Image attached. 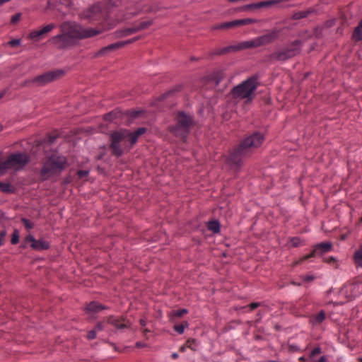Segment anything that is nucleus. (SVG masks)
I'll use <instances>...</instances> for the list:
<instances>
[{"instance_id":"f257e3e1","label":"nucleus","mask_w":362,"mask_h":362,"mask_svg":"<svg viewBox=\"0 0 362 362\" xmlns=\"http://www.w3.org/2000/svg\"><path fill=\"white\" fill-rule=\"evenodd\" d=\"M60 33L52 37L49 42L55 49L66 50L76 45L78 40L102 33L98 28H84L76 21H64L59 25Z\"/></svg>"},{"instance_id":"f03ea898","label":"nucleus","mask_w":362,"mask_h":362,"mask_svg":"<svg viewBox=\"0 0 362 362\" xmlns=\"http://www.w3.org/2000/svg\"><path fill=\"white\" fill-rule=\"evenodd\" d=\"M146 132L145 127H141L134 132L127 129L113 132L110 136L112 154L117 157L121 156L125 151H129L136 143L138 138Z\"/></svg>"},{"instance_id":"7ed1b4c3","label":"nucleus","mask_w":362,"mask_h":362,"mask_svg":"<svg viewBox=\"0 0 362 362\" xmlns=\"http://www.w3.org/2000/svg\"><path fill=\"white\" fill-rule=\"evenodd\" d=\"M264 140V135L258 132L247 136L230 154L227 159L228 163L235 167H239L243 158L249 156L254 149L260 146Z\"/></svg>"},{"instance_id":"20e7f679","label":"nucleus","mask_w":362,"mask_h":362,"mask_svg":"<svg viewBox=\"0 0 362 362\" xmlns=\"http://www.w3.org/2000/svg\"><path fill=\"white\" fill-rule=\"evenodd\" d=\"M67 166L66 158L57 152L48 154L42 162L40 175L42 180H47L52 175L60 173Z\"/></svg>"},{"instance_id":"39448f33","label":"nucleus","mask_w":362,"mask_h":362,"mask_svg":"<svg viewBox=\"0 0 362 362\" xmlns=\"http://www.w3.org/2000/svg\"><path fill=\"white\" fill-rule=\"evenodd\" d=\"M176 119L177 124L170 127V132L183 142H185L189 133V129L193 124L192 117L184 112H180L177 115Z\"/></svg>"},{"instance_id":"423d86ee","label":"nucleus","mask_w":362,"mask_h":362,"mask_svg":"<svg viewBox=\"0 0 362 362\" xmlns=\"http://www.w3.org/2000/svg\"><path fill=\"white\" fill-rule=\"evenodd\" d=\"M29 161L26 153H18L11 154L6 160H0V175H3L8 169H19L25 166Z\"/></svg>"},{"instance_id":"0eeeda50","label":"nucleus","mask_w":362,"mask_h":362,"mask_svg":"<svg viewBox=\"0 0 362 362\" xmlns=\"http://www.w3.org/2000/svg\"><path fill=\"white\" fill-rule=\"evenodd\" d=\"M332 245L330 243H320L314 245L313 250L310 253L303 256L293 262L292 267H296L297 265L303 263L304 261L308 260L310 258L322 256L324 254L329 252L332 250Z\"/></svg>"},{"instance_id":"6e6552de","label":"nucleus","mask_w":362,"mask_h":362,"mask_svg":"<svg viewBox=\"0 0 362 362\" xmlns=\"http://www.w3.org/2000/svg\"><path fill=\"white\" fill-rule=\"evenodd\" d=\"M64 75V71L61 69H57L52 71H48L40 76H38L33 78L32 81H25V84H31L33 83H37L40 85H44L50 83L54 80H57Z\"/></svg>"},{"instance_id":"1a4fd4ad","label":"nucleus","mask_w":362,"mask_h":362,"mask_svg":"<svg viewBox=\"0 0 362 362\" xmlns=\"http://www.w3.org/2000/svg\"><path fill=\"white\" fill-rule=\"evenodd\" d=\"M348 300H352L362 293V282L347 283L341 291Z\"/></svg>"},{"instance_id":"9d476101","label":"nucleus","mask_w":362,"mask_h":362,"mask_svg":"<svg viewBox=\"0 0 362 362\" xmlns=\"http://www.w3.org/2000/svg\"><path fill=\"white\" fill-rule=\"evenodd\" d=\"M300 52V49L299 47L286 48L281 51L271 54L269 55V59L279 61H285L299 54Z\"/></svg>"},{"instance_id":"9b49d317","label":"nucleus","mask_w":362,"mask_h":362,"mask_svg":"<svg viewBox=\"0 0 362 362\" xmlns=\"http://www.w3.org/2000/svg\"><path fill=\"white\" fill-rule=\"evenodd\" d=\"M102 6L100 3L95 4L84 10L81 14V18L84 19H88L90 21H97L99 20L102 17Z\"/></svg>"},{"instance_id":"f8f14e48","label":"nucleus","mask_w":362,"mask_h":362,"mask_svg":"<svg viewBox=\"0 0 362 362\" xmlns=\"http://www.w3.org/2000/svg\"><path fill=\"white\" fill-rule=\"evenodd\" d=\"M25 242L30 243V247L33 250L37 251L46 250L49 248V243L43 238L36 240L33 235L29 234L25 238Z\"/></svg>"},{"instance_id":"ddd939ff","label":"nucleus","mask_w":362,"mask_h":362,"mask_svg":"<svg viewBox=\"0 0 362 362\" xmlns=\"http://www.w3.org/2000/svg\"><path fill=\"white\" fill-rule=\"evenodd\" d=\"M258 76L255 75L241 83L240 84L234 86L231 90H255L259 84Z\"/></svg>"},{"instance_id":"4468645a","label":"nucleus","mask_w":362,"mask_h":362,"mask_svg":"<svg viewBox=\"0 0 362 362\" xmlns=\"http://www.w3.org/2000/svg\"><path fill=\"white\" fill-rule=\"evenodd\" d=\"M281 30L277 29H272L267 34L257 37L260 46L272 43L276 40L280 35Z\"/></svg>"},{"instance_id":"2eb2a0df","label":"nucleus","mask_w":362,"mask_h":362,"mask_svg":"<svg viewBox=\"0 0 362 362\" xmlns=\"http://www.w3.org/2000/svg\"><path fill=\"white\" fill-rule=\"evenodd\" d=\"M107 322L108 324L119 329L127 328L130 326L129 321L124 317H115L114 316H110L107 317Z\"/></svg>"},{"instance_id":"dca6fc26","label":"nucleus","mask_w":362,"mask_h":362,"mask_svg":"<svg viewBox=\"0 0 362 362\" xmlns=\"http://www.w3.org/2000/svg\"><path fill=\"white\" fill-rule=\"evenodd\" d=\"M231 52H235L234 45L213 49L207 53L206 57L213 59L215 57L225 55Z\"/></svg>"},{"instance_id":"f3484780","label":"nucleus","mask_w":362,"mask_h":362,"mask_svg":"<svg viewBox=\"0 0 362 362\" xmlns=\"http://www.w3.org/2000/svg\"><path fill=\"white\" fill-rule=\"evenodd\" d=\"M240 26L238 23V20H234L229 22H224L219 24L214 25L211 27V30H228L230 28H233L235 27Z\"/></svg>"},{"instance_id":"a211bd4d","label":"nucleus","mask_w":362,"mask_h":362,"mask_svg":"<svg viewBox=\"0 0 362 362\" xmlns=\"http://www.w3.org/2000/svg\"><path fill=\"white\" fill-rule=\"evenodd\" d=\"M56 28V25L54 23H50L42 28L39 30L33 31L29 34V37L30 39H35L38 37H40L50 31H52L54 28Z\"/></svg>"},{"instance_id":"6ab92c4d","label":"nucleus","mask_w":362,"mask_h":362,"mask_svg":"<svg viewBox=\"0 0 362 362\" xmlns=\"http://www.w3.org/2000/svg\"><path fill=\"white\" fill-rule=\"evenodd\" d=\"M260 47L259 40L255 38L253 40L243 42L237 45H234L235 52L245 49L248 48H253Z\"/></svg>"},{"instance_id":"aec40b11","label":"nucleus","mask_w":362,"mask_h":362,"mask_svg":"<svg viewBox=\"0 0 362 362\" xmlns=\"http://www.w3.org/2000/svg\"><path fill=\"white\" fill-rule=\"evenodd\" d=\"M225 72L222 69H218L213 71L211 74L207 76V81H214L216 85H218L220 81L224 78Z\"/></svg>"},{"instance_id":"412c9836","label":"nucleus","mask_w":362,"mask_h":362,"mask_svg":"<svg viewBox=\"0 0 362 362\" xmlns=\"http://www.w3.org/2000/svg\"><path fill=\"white\" fill-rule=\"evenodd\" d=\"M123 113L119 110H115L104 115V119L108 122H114L117 124V119H122Z\"/></svg>"},{"instance_id":"4be33fe9","label":"nucleus","mask_w":362,"mask_h":362,"mask_svg":"<svg viewBox=\"0 0 362 362\" xmlns=\"http://www.w3.org/2000/svg\"><path fill=\"white\" fill-rule=\"evenodd\" d=\"M119 48H121V45L119 43V42H117L99 49L95 54V57L105 54L108 52H112Z\"/></svg>"},{"instance_id":"5701e85b","label":"nucleus","mask_w":362,"mask_h":362,"mask_svg":"<svg viewBox=\"0 0 362 362\" xmlns=\"http://www.w3.org/2000/svg\"><path fill=\"white\" fill-rule=\"evenodd\" d=\"M86 311L88 313L94 314L98 313L102 310L105 309V307L103 306L100 303H97L95 301H92L86 306Z\"/></svg>"},{"instance_id":"b1692460","label":"nucleus","mask_w":362,"mask_h":362,"mask_svg":"<svg viewBox=\"0 0 362 362\" xmlns=\"http://www.w3.org/2000/svg\"><path fill=\"white\" fill-rule=\"evenodd\" d=\"M352 39L355 42H359L362 40V18L358 25L354 28V30L352 33Z\"/></svg>"},{"instance_id":"393cba45","label":"nucleus","mask_w":362,"mask_h":362,"mask_svg":"<svg viewBox=\"0 0 362 362\" xmlns=\"http://www.w3.org/2000/svg\"><path fill=\"white\" fill-rule=\"evenodd\" d=\"M233 95V98H241V99H246L247 101H250L253 96L255 92H232Z\"/></svg>"},{"instance_id":"a878e982","label":"nucleus","mask_w":362,"mask_h":362,"mask_svg":"<svg viewBox=\"0 0 362 362\" xmlns=\"http://www.w3.org/2000/svg\"><path fill=\"white\" fill-rule=\"evenodd\" d=\"M326 315L323 310H321L317 314L313 315L310 318V322L314 325H320L325 319Z\"/></svg>"},{"instance_id":"bb28decb","label":"nucleus","mask_w":362,"mask_h":362,"mask_svg":"<svg viewBox=\"0 0 362 362\" xmlns=\"http://www.w3.org/2000/svg\"><path fill=\"white\" fill-rule=\"evenodd\" d=\"M354 264L357 267H362V245L355 251L354 254Z\"/></svg>"},{"instance_id":"cd10ccee","label":"nucleus","mask_w":362,"mask_h":362,"mask_svg":"<svg viewBox=\"0 0 362 362\" xmlns=\"http://www.w3.org/2000/svg\"><path fill=\"white\" fill-rule=\"evenodd\" d=\"M282 0H268L264 1H260L256 3V8L257 9L262 8H267L271 7L272 6H274L280 2H281Z\"/></svg>"},{"instance_id":"c85d7f7f","label":"nucleus","mask_w":362,"mask_h":362,"mask_svg":"<svg viewBox=\"0 0 362 362\" xmlns=\"http://www.w3.org/2000/svg\"><path fill=\"white\" fill-rule=\"evenodd\" d=\"M135 33H137V30L134 25L131 28L117 30L116 32V34L118 37H125V36L129 35Z\"/></svg>"},{"instance_id":"c756f323","label":"nucleus","mask_w":362,"mask_h":362,"mask_svg":"<svg viewBox=\"0 0 362 362\" xmlns=\"http://www.w3.org/2000/svg\"><path fill=\"white\" fill-rule=\"evenodd\" d=\"M256 3H252L250 4L242 6L240 7H238L234 9V11L235 12H241V11H254L256 10Z\"/></svg>"},{"instance_id":"7c9ffc66","label":"nucleus","mask_w":362,"mask_h":362,"mask_svg":"<svg viewBox=\"0 0 362 362\" xmlns=\"http://www.w3.org/2000/svg\"><path fill=\"white\" fill-rule=\"evenodd\" d=\"M208 229L214 233H218L220 230V223L214 220L209 221L208 223Z\"/></svg>"},{"instance_id":"2f4dec72","label":"nucleus","mask_w":362,"mask_h":362,"mask_svg":"<svg viewBox=\"0 0 362 362\" xmlns=\"http://www.w3.org/2000/svg\"><path fill=\"white\" fill-rule=\"evenodd\" d=\"M153 24V20L151 19L147 21L141 22L139 25H135L137 32L147 29L148 27H150L151 25Z\"/></svg>"},{"instance_id":"473e14b6","label":"nucleus","mask_w":362,"mask_h":362,"mask_svg":"<svg viewBox=\"0 0 362 362\" xmlns=\"http://www.w3.org/2000/svg\"><path fill=\"white\" fill-rule=\"evenodd\" d=\"M311 13H313L312 10H306V11H299V12L294 13L293 18L296 20L304 18H306Z\"/></svg>"},{"instance_id":"72a5a7b5","label":"nucleus","mask_w":362,"mask_h":362,"mask_svg":"<svg viewBox=\"0 0 362 362\" xmlns=\"http://www.w3.org/2000/svg\"><path fill=\"white\" fill-rule=\"evenodd\" d=\"M0 191L3 192L10 193L13 191V187L9 183L0 182Z\"/></svg>"},{"instance_id":"f704fd0d","label":"nucleus","mask_w":362,"mask_h":362,"mask_svg":"<svg viewBox=\"0 0 362 362\" xmlns=\"http://www.w3.org/2000/svg\"><path fill=\"white\" fill-rule=\"evenodd\" d=\"M187 348L190 349L192 351H196L197 347V340L194 339H189L187 340L185 343Z\"/></svg>"},{"instance_id":"c9c22d12","label":"nucleus","mask_w":362,"mask_h":362,"mask_svg":"<svg viewBox=\"0 0 362 362\" xmlns=\"http://www.w3.org/2000/svg\"><path fill=\"white\" fill-rule=\"evenodd\" d=\"M257 22H259V21L255 18L238 19L240 26H243L250 23H256Z\"/></svg>"},{"instance_id":"e433bc0d","label":"nucleus","mask_w":362,"mask_h":362,"mask_svg":"<svg viewBox=\"0 0 362 362\" xmlns=\"http://www.w3.org/2000/svg\"><path fill=\"white\" fill-rule=\"evenodd\" d=\"M322 353V349L320 346H317V347H315V349H313L310 353L309 354V358L313 361H314V358L317 356V355H320V354Z\"/></svg>"},{"instance_id":"4c0bfd02","label":"nucleus","mask_w":362,"mask_h":362,"mask_svg":"<svg viewBox=\"0 0 362 362\" xmlns=\"http://www.w3.org/2000/svg\"><path fill=\"white\" fill-rule=\"evenodd\" d=\"M21 221L26 229L30 230L34 228V223L26 218H21Z\"/></svg>"},{"instance_id":"58836bf2","label":"nucleus","mask_w":362,"mask_h":362,"mask_svg":"<svg viewBox=\"0 0 362 362\" xmlns=\"http://www.w3.org/2000/svg\"><path fill=\"white\" fill-rule=\"evenodd\" d=\"M18 242H19V231L16 229V230H14V231L12 234L11 243L13 245H16Z\"/></svg>"},{"instance_id":"ea45409f","label":"nucleus","mask_w":362,"mask_h":362,"mask_svg":"<svg viewBox=\"0 0 362 362\" xmlns=\"http://www.w3.org/2000/svg\"><path fill=\"white\" fill-rule=\"evenodd\" d=\"M188 326V324L187 322H185L184 324H180L175 325L174 327V329L179 334H182L184 332L185 328Z\"/></svg>"},{"instance_id":"a19ab883","label":"nucleus","mask_w":362,"mask_h":362,"mask_svg":"<svg viewBox=\"0 0 362 362\" xmlns=\"http://www.w3.org/2000/svg\"><path fill=\"white\" fill-rule=\"evenodd\" d=\"M323 29H324L323 27H318V26L315 27L314 28V35L316 38L320 39V38L322 37Z\"/></svg>"},{"instance_id":"79ce46f5","label":"nucleus","mask_w":362,"mask_h":362,"mask_svg":"<svg viewBox=\"0 0 362 362\" xmlns=\"http://www.w3.org/2000/svg\"><path fill=\"white\" fill-rule=\"evenodd\" d=\"M291 244L293 247H298L303 245L301 240L297 237L291 239Z\"/></svg>"},{"instance_id":"37998d69","label":"nucleus","mask_w":362,"mask_h":362,"mask_svg":"<svg viewBox=\"0 0 362 362\" xmlns=\"http://www.w3.org/2000/svg\"><path fill=\"white\" fill-rule=\"evenodd\" d=\"M139 38H140V37H134L132 39H129V40H127L125 41H120V42H119V43L121 45V48H122V47H124L125 45H129V44H132V43L136 42Z\"/></svg>"},{"instance_id":"c03bdc74","label":"nucleus","mask_w":362,"mask_h":362,"mask_svg":"<svg viewBox=\"0 0 362 362\" xmlns=\"http://www.w3.org/2000/svg\"><path fill=\"white\" fill-rule=\"evenodd\" d=\"M323 261L330 265H335L337 264V260L333 257H329L328 258H324Z\"/></svg>"},{"instance_id":"a18cd8bd","label":"nucleus","mask_w":362,"mask_h":362,"mask_svg":"<svg viewBox=\"0 0 362 362\" xmlns=\"http://www.w3.org/2000/svg\"><path fill=\"white\" fill-rule=\"evenodd\" d=\"M335 22H336L335 19L328 20L325 22V23L323 24V25L322 27H323V28H330L335 24Z\"/></svg>"},{"instance_id":"49530a36","label":"nucleus","mask_w":362,"mask_h":362,"mask_svg":"<svg viewBox=\"0 0 362 362\" xmlns=\"http://www.w3.org/2000/svg\"><path fill=\"white\" fill-rule=\"evenodd\" d=\"M21 17V13H16L15 15H13L11 17V23H13V24L16 23L17 22H18L20 21Z\"/></svg>"},{"instance_id":"de8ad7c7","label":"nucleus","mask_w":362,"mask_h":362,"mask_svg":"<svg viewBox=\"0 0 362 362\" xmlns=\"http://www.w3.org/2000/svg\"><path fill=\"white\" fill-rule=\"evenodd\" d=\"M187 313V310L186 309H180L174 313V315L178 317H182L184 314Z\"/></svg>"},{"instance_id":"09e8293b","label":"nucleus","mask_w":362,"mask_h":362,"mask_svg":"<svg viewBox=\"0 0 362 362\" xmlns=\"http://www.w3.org/2000/svg\"><path fill=\"white\" fill-rule=\"evenodd\" d=\"M77 175H78V178L83 179V178L86 177V176H88V171L81 170L77 172Z\"/></svg>"},{"instance_id":"8fccbe9b","label":"nucleus","mask_w":362,"mask_h":362,"mask_svg":"<svg viewBox=\"0 0 362 362\" xmlns=\"http://www.w3.org/2000/svg\"><path fill=\"white\" fill-rule=\"evenodd\" d=\"M20 43H21V40L20 39H13L12 40H10L8 42V45H9L11 47H15V46L19 45Z\"/></svg>"},{"instance_id":"3c124183","label":"nucleus","mask_w":362,"mask_h":362,"mask_svg":"<svg viewBox=\"0 0 362 362\" xmlns=\"http://www.w3.org/2000/svg\"><path fill=\"white\" fill-rule=\"evenodd\" d=\"M6 235V230L0 231V247L4 244Z\"/></svg>"},{"instance_id":"603ef678","label":"nucleus","mask_w":362,"mask_h":362,"mask_svg":"<svg viewBox=\"0 0 362 362\" xmlns=\"http://www.w3.org/2000/svg\"><path fill=\"white\" fill-rule=\"evenodd\" d=\"M96 337V332L95 330H90L87 334V338L88 339H93Z\"/></svg>"},{"instance_id":"864d4df0","label":"nucleus","mask_w":362,"mask_h":362,"mask_svg":"<svg viewBox=\"0 0 362 362\" xmlns=\"http://www.w3.org/2000/svg\"><path fill=\"white\" fill-rule=\"evenodd\" d=\"M259 306V303H252L249 305V307L251 310H255V308H258Z\"/></svg>"},{"instance_id":"5fc2aeb1","label":"nucleus","mask_w":362,"mask_h":362,"mask_svg":"<svg viewBox=\"0 0 362 362\" xmlns=\"http://www.w3.org/2000/svg\"><path fill=\"white\" fill-rule=\"evenodd\" d=\"M140 112L139 111H132L129 113V116L132 118H136L139 115Z\"/></svg>"},{"instance_id":"6e6d98bb","label":"nucleus","mask_w":362,"mask_h":362,"mask_svg":"<svg viewBox=\"0 0 362 362\" xmlns=\"http://www.w3.org/2000/svg\"><path fill=\"white\" fill-rule=\"evenodd\" d=\"M103 328H104V324L102 322H98L95 327V329L98 330H103Z\"/></svg>"},{"instance_id":"4d7b16f0","label":"nucleus","mask_w":362,"mask_h":362,"mask_svg":"<svg viewBox=\"0 0 362 362\" xmlns=\"http://www.w3.org/2000/svg\"><path fill=\"white\" fill-rule=\"evenodd\" d=\"M300 45H301V41L299 40H296L293 41L291 44V45L293 47L300 46Z\"/></svg>"},{"instance_id":"13d9d810","label":"nucleus","mask_w":362,"mask_h":362,"mask_svg":"<svg viewBox=\"0 0 362 362\" xmlns=\"http://www.w3.org/2000/svg\"><path fill=\"white\" fill-rule=\"evenodd\" d=\"M315 362H327V360L325 356H322L320 358V359Z\"/></svg>"},{"instance_id":"bf43d9fd","label":"nucleus","mask_w":362,"mask_h":362,"mask_svg":"<svg viewBox=\"0 0 362 362\" xmlns=\"http://www.w3.org/2000/svg\"><path fill=\"white\" fill-rule=\"evenodd\" d=\"M140 325L141 327H145L146 325V320L145 319H141L139 321Z\"/></svg>"},{"instance_id":"052dcab7","label":"nucleus","mask_w":362,"mask_h":362,"mask_svg":"<svg viewBox=\"0 0 362 362\" xmlns=\"http://www.w3.org/2000/svg\"><path fill=\"white\" fill-rule=\"evenodd\" d=\"M314 279V277L313 276H307L305 277V280L306 281H313Z\"/></svg>"},{"instance_id":"680f3d73","label":"nucleus","mask_w":362,"mask_h":362,"mask_svg":"<svg viewBox=\"0 0 362 362\" xmlns=\"http://www.w3.org/2000/svg\"><path fill=\"white\" fill-rule=\"evenodd\" d=\"M187 348V347L186 344H185V345L180 346L179 350H180V352H184V351H185Z\"/></svg>"},{"instance_id":"e2e57ef3","label":"nucleus","mask_w":362,"mask_h":362,"mask_svg":"<svg viewBox=\"0 0 362 362\" xmlns=\"http://www.w3.org/2000/svg\"><path fill=\"white\" fill-rule=\"evenodd\" d=\"M144 346V345L141 342L138 341V342L136 343V346L138 347V348H141Z\"/></svg>"},{"instance_id":"0e129e2a","label":"nucleus","mask_w":362,"mask_h":362,"mask_svg":"<svg viewBox=\"0 0 362 362\" xmlns=\"http://www.w3.org/2000/svg\"><path fill=\"white\" fill-rule=\"evenodd\" d=\"M150 332V330L148 329H143V333H144V336H146L148 333Z\"/></svg>"},{"instance_id":"69168bd1","label":"nucleus","mask_w":362,"mask_h":362,"mask_svg":"<svg viewBox=\"0 0 362 362\" xmlns=\"http://www.w3.org/2000/svg\"><path fill=\"white\" fill-rule=\"evenodd\" d=\"M189 59H190V61H192V62H193V61H198V60H199V58H197V57H194V56H192V57H190Z\"/></svg>"},{"instance_id":"338daca9","label":"nucleus","mask_w":362,"mask_h":362,"mask_svg":"<svg viewBox=\"0 0 362 362\" xmlns=\"http://www.w3.org/2000/svg\"><path fill=\"white\" fill-rule=\"evenodd\" d=\"M178 357V354L177 353H173L172 354V358L176 359Z\"/></svg>"},{"instance_id":"774afa93","label":"nucleus","mask_w":362,"mask_h":362,"mask_svg":"<svg viewBox=\"0 0 362 362\" xmlns=\"http://www.w3.org/2000/svg\"><path fill=\"white\" fill-rule=\"evenodd\" d=\"M299 361L301 362H304L305 361V358L304 356H301L299 358Z\"/></svg>"}]
</instances>
